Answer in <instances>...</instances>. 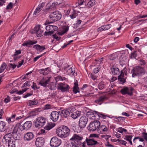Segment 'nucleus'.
<instances>
[{
    "label": "nucleus",
    "mask_w": 147,
    "mask_h": 147,
    "mask_svg": "<svg viewBox=\"0 0 147 147\" xmlns=\"http://www.w3.org/2000/svg\"><path fill=\"white\" fill-rule=\"evenodd\" d=\"M100 135L98 134H93L90 135L89 137L91 138L96 140V138H99Z\"/></svg>",
    "instance_id": "41"
},
{
    "label": "nucleus",
    "mask_w": 147,
    "mask_h": 147,
    "mask_svg": "<svg viewBox=\"0 0 147 147\" xmlns=\"http://www.w3.org/2000/svg\"><path fill=\"white\" fill-rule=\"evenodd\" d=\"M18 124H19V131H22L24 130H25V127H24L23 124V125H21L20 123H18Z\"/></svg>",
    "instance_id": "48"
},
{
    "label": "nucleus",
    "mask_w": 147,
    "mask_h": 147,
    "mask_svg": "<svg viewBox=\"0 0 147 147\" xmlns=\"http://www.w3.org/2000/svg\"><path fill=\"white\" fill-rule=\"evenodd\" d=\"M117 57V55L115 53H113L109 56V58L110 60H113L115 59Z\"/></svg>",
    "instance_id": "44"
},
{
    "label": "nucleus",
    "mask_w": 147,
    "mask_h": 147,
    "mask_svg": "<svg viewBox=\"0 0 147 147\" xmlns=\"http://www.w3.org/2000/svg\"><path fill=\"white\" fill-rule=\"evenodd\" d=\"M61 143V140L57 137H53L50 141V145L52 147H57L59 146Z\"/></svg>",
    "instance_id": "8"
},
{
    "label": "nucleus",
    "mask_w": 147,
    "mask_h": 147,
    "mask_svg": "<svg viewBox=\"0 0 147 147\" xmlns=\"http://www.w3.org/2000/svg\"><path fill=\"white\" fill-rule=\"evenodd\" d=\"M100 124V122L96 120L91 122L89 125L88 129L90 131H94L96 129L98 130Z\"/></svg>",
    "instance_id": "5"
},
{
    "label": "nucleus",
    "mask_w": 147,
    "mask_h": 147,
    "mask_svg": "<svg viewBox=\"0 0 147 147\" xmlns=\"http://www.w3.org/2000/svg\"><path fill=\"white\" fill-rule=\"evenodd\" d=\"M21 51L20 50H16V51L15 52L14 54L13 55V58H14V60H16L17 59L16 58H15V57L16 55H19V54H21Z\"/></svg>",
    "instance_id": "46"
},
{
    "label": "nucleus",
    "mask_w": 147,
    "mask_h": 147,
    "mask_svg": "<svg viewBox=\"0 0 147 147\" xmlns=\"http://www.w3.org/2000/svg\"><path fill=\"white\" fill-rule=\"evenodd\" d=\"M4 101L5 103L8 102L10 101V97L8 96H7V97L4 99Z\"/></svg>",
    "instance_id": "59"
},
{
    "label": "nucleus",
    "mask_w": 147,
    "mask_h": 147,
    "mask_svg": "<svg viewBox=\"0 0 147 147\" xmlns=\"http://www.w3.org/2000/svg\"><path fill=\"white\" fill-rule=\"evenodd\" d=\"M84 3L85 4V5H86V3L84 1V0H78V6L81 5H82L84 4Z\"/></svg>",
    "instance_id": "50"
},
{
    "label": "nucleus",
    "mask_w": 147,
    "mask_h": 147,
    "mask_svg": "<svg viewBox=\"0 0 147 147\" xmlns=\"http://www.w3.org/2000/svg\"><path fill=\"white\" fill-rule=\"evenodd\" d=\"M12 136V135L10 133L7 134L4 136L3 138L6 143L9 142L10 141H11L13 140L11 139Z\"/></svg>",
    "instance_id": "29"
},
{
    "label": "nucleus",
    "mask_w": 147,
    "mask_h": 147,
    "mask_svg": "<svg viewBox=\"0 0 147 147\" xmlns=\"http://www.w3.org/2000/svg\"><path fill=\"white\" fill-rule=\"evenodd\" d=\"M56 4V3L54 2L52 4H48L47 5V8L51 10L54 9L55 7L57 5Z\"/></svg>",
    "instance_id": "39"
},
{
    "label": "nucleus",
    "mask_w": 147,
    "mask_h": 147,
    "mask_svg": "<svg viewBox=\"0 0 147 147\" xmlns=\"http://www.w3.org/2000/svg\"><path fill=\"white\" fill-rule=\"evenodd\" d=\"M39 73L44 75H46L48 74L51 71V69L49 67H47L45 69H42L38 70Z\"/></svg>",
    "instance_id": "24"
},
{
    "label": "nucleus",
    "mask_w": 147,
    "mask_h": 147,
    "mask_svg": "<svg viewBox=\"0 0 147 147\" xmlns=\"http://www.w3.org/2000/svg\"><path fill=\"white\" fill-rule=\"evenodd\" d=\"M105 97L104 96H101L95 100V102L98 104L101 105L104 100Z\"/></svg>",
    "instance_id": "32"
},
{
    "label": "nucleus",
    "mask_w": 147,
    "mask_h": 147,
    "mask_svg": "<svg viewBox=\"0 0 147 147\" xmlns=\"http://www.w3.org/2000/svg\"><path fill=\"white\" fill-rule=\"evenodd\" d=\"M60 114L59 111H52L51 114L50 118L53 122H56L58 119Z\"/></svg>",
    "instance_id": "14"
},
{
    "label": "nucleus",
    "mask_w": 147,
    "mask_h": 147,
    "mask_svg": "<svg viewBox=\"0 0 147 147\" xmlns=\"http://www.w3.org/2000/svg\"><path fill=\"white\" fill-rule=\"evenodd\" d=\"M88 120V118L86 116H82L80 118L79 121V127L81 128H84L86 126Z\"/></svg>",
    "instance_id": "11"
},
{
    "label": "nucleus",
    "mask_w": 147,
    "mask_h": 147,
    "mask_svg": "<svg viewBox=\"0 0 147 147\" xmlns=\"http://www.w3.org/2000/svg\"><path fill=\"white\" fill-rule=\"evenodd\" d=\"M58 89L62 92H65L69 90V86L67 84L64 83H60L58 84Z\"/></svg>",
    "instance_id": "16"
},
{
    "label": "nucleus",
    "mask_w": 147,
    "mask_h": 147,
    "mask_svg": "<svg viewBox=\"0 0 147 147\" xmlns=\"http://www.w3.org/2000/svg\"><path fill=\"white\" fill-rule=\"evenodd\" d=\"M38 103V102L37 100H29L27 103L28 106H31L34 105H36Z\"/></svg>",
    "instance_id": "35"
},
{
    "label": "nucleus",
    "mask_w": 147,
    "mask_h": 147,
    "mask_svg": "<svg viewBox=\"0 0 147 147\" xmlns=\"http://www.w3.org/2000/svg\"><path fill=\"white\" fill-rule=\"evenodd\" d=\"M17 140H12L7 143L9 147H16V143Z\"/></svg>",
    "instance_id": "34"
},
{
    "label": "nucleus",
    "mask_w": 147,
    "mask_h": 147,
    "mask_svg": "<svg viewBox=\"0 0 147 147\" xmlns=\"http://www.w3.org/2000/svg\"><path fill=\"white\" fill-rule=\"evenodd\" d=\"M16 65L15 64H13L11 63L9 65V69L10 68H12L13 69H14L16 68Z\"/></svg>",
    "instance_id": "64"
},
{
    "label": "nucleus",
    "mask_w": 147,
    "mask_h": 147,
    "mask_svg": "<svg viewBox=\"0 0 147 147\" xmlns=\"http://www.w3.org/2000/svg\"><path fill=\"white\" fill-rule=\"evenodd\" d=\"M108 129V128L105 125H100L98 129V133L102 134L107 132Z\"/></svg>",
    "instance_id": "21"
},
{
    "label": "nucleus",
    "mask_w": 147,
    "mask_h": 147,
    "mask_svg": "<svg viewBox=\"0 0 147 147\" xmlns=\"http://www.w3.org/2000/svg\"><path fill=\"white\" fill-rule=\"evenodd\" d=\"M146 72V71L144 68L139 66L134 67L131 70L132 76L134 78L137 76L142 77L145 74Z\"/></svg>",
    "instance_id": "3"
},
{
    "label": "nucleus",
    "mask_w": 147,
    "mask_h": 147,
    "mask_svg": "<svg viewBox=\"0 0 147 147\" xmlns=\"http://www.w3.org/2000/svg\"><path fill=\"white\" fill-rule=\"evenodd\" d=\"M57 135L61 138H66L70 134L69 129L65 125H62L56 129V131Z\"/></svg>",
    "instance_id": "1"
},
{
    "label": "nucleus",
    "mask_w": 147,
    "mask_h": 147,
    "mask_svg": "<svg viewBox=\"0 0 147 147\" xmlns=\"http://www.w3.org/2000/svg\"><path fill=\"white\" fill-rule=\"evenodd\" d=\"M119 81V83L122 84L126 82V79L123 78L121 77H118Z\"/></svg>",
    "instance_id": "45"
},
{
    "label": "nucleus",
    "mask_w": 147,
    "mask_h": 147,
    "mask_svg": "<svg viewBox=\"0 0 147 147\" xmlns=\"http://www.w3.org/2000/svg\"><path fill=\"white\" fill-rule=\"evenodd\" d=\"M33 48L35 49L39 53L42 52L46 49L45 46H42L38 44L34 45Z\"/></svg>",
    "instance_id": "27"
},
{
    "label": "nucleus",
    "mask_w": 147,
    "mask_h": 147,
    "mask_svg": "<svg viewBox=\"0 0 147 147\" xmlns=\"http://www.w3.org/2000/svg\"><path fill=\"white\" fill-rule=\"evenodd\" d=\"M53 33L50 31H46L44 33V35L46 36H49L51 35Z\"/></svg>",
    "instance_id": "55"
},
{
    "label": "nucleus",
    "mask_w": 147,
    "mask_h": 147,
    "mask_svg": "<svg viewBox=\"0 0 147 147\" xmlns=\"http://www.w3.org/2000/svg\"><path fill=\"white\" fill-rule=\"evenodd\" d=\"M81 113V112L80 111H77L72 113L71 116L73 119H76L80 115Z\"/></svg>",
    "instance_id": "30"
},
{
    "label": "nucleus",
    "mask_w": 147,
    "mask_h": 147,
    "mask_svg": "<svg viewBox=\"0 0 147 147\" xmlns=\"http://www.w3.org/2000/svg\"><path fill=\"white\" fill-rule=\"evenodd\" d=\"M46 119L43 117H38L36 119L35 126L36 127L40 128L43 126L46 123Z\"/></svg>",
    "instance_id": "10"
},
{
    "label": "nucleus",
    "mask_w": 147,
    "mask_h": 147,
    "mask_svg": "<svg viewBox=\"0 0 147 147\" xmlns=\"http://www.w3.org/2000/svg\"><path fill=\"white\" fill-rule=\"evenodd\" d=\"M95 4V0H90L87 4V6L89 8H90Z\"/></svg>",
    "instance_id": "38"
},
{
    "label": "nucleus",
    "mask_w": 147,
    "mask_h": 147,
    "mask_svg": "<svg viewBox=\"0 0 147 147\" xmlns=\"http://www.w3.org/2000/svg\"><path fill=\"white\" fill-rule=\"evenodd\" d=\"M105 86V85L103 82H101L98 84V88L100 90H102L104 88Z\"/></svg>",
    "instance_id": "43"
},
{
    "label": "nucleus",
    "mask_w": 147,
    "mask_h": 147,
    "mask_svg": "<svg viewBox=\"0 0 147 147\" xmlns=\"http://www.w3.org/2000/svg\"><path fill=\"white\" fill-rule=\"evenodd\" d=\"M52 37L53 38L56 39L58 41L60 39V38L58 37L56 34L52 35Z\"/></svg>",
    "instance_id": "61"
},
{
    "label": "nucleus",
    "mask_w": 147,
    "mask_h": 147,
    "mask_svg": "<svg viewBox=\"0 0 147 147\" xmlns=\"http://www.w3.org/2000/svg\"><path fill=\"white\" fill-rule=\"evenodd\" d=\"M24 127H25V130H27L32 126V124L31 121H27L24 124Z\"/></svg>",
    "instance_id": "33"
},
{
    "label": "nucleus",
    "mask_w": 147,
    "mask_h": 147,
    "mask_svg": "<svg viewBox=\"0 0 147 147\" xmlns=\"http://www.w3.org/2000/svg\"><path fill=\"white\" fill-rule=\"evenodd\" d=\"M110 69L112 74L114 75H118L120 73L119 69L114 65L111 66Z\"/></svg>",
    "instance_id": "23"
},
{
    "label": "nucleus",
    "mask_w": 147,
    "mask_h": 147,
    "mask_svg": "<svg viewBox=\"0 0 147 147\" xmlns=\"http://www.w3.org/2000/svg\"><path fill=\"white\" fill-rule=\"evenodd\" d=\"M105 30H109L111 27V24H108L103 26Z\"/></svg>",
    "instance_id": "47"
},
{
    "label": "nucleus",
    "mask_w": 147,
    "mask_h": 147,
    "mask_svg": "<svg viewBox=\"0 0 147 147\" xmlns=\"http://www.w3.org/2000/svg\"><path fill=\"white\" fill-rule=\"evenodd\" d=\"M114 136H116L117 138H119L121 137V135L117 131H114Z\"/></svg>",
    "instance_id": "62"
},
{
    "label": "nucleus",
    "mask_w": 147,
    "mask_h": 147,
    "mask_svg": "<svg viewBox=\"0 0 147 147\" xmlns=\"http://www.w3.org/2000/svg\"><path fill=\"white\" fill-rule=\"evenodd\" d=\"M61 116L63 118H66L69 116L70 113H72L70 109L68 110H63L59 111Z\"/></svg>",
    "instance_id": "17"
},
{
    "label": "nucleus",
    "mask_w": 147,
    "mask_h": 147,
    "mask_svg": "<svg viewBox=\"0 0 147 147\" xmlns=\"http://www.w3.org/2000/svg\"><path fill=\"white\" fill-rule=\"evenodd\" d=\"M115 119H118L119 121H123L125 120V118L123 117H116L115 118Z\"/></svg>",
    "instance_id": "54"
},
{
    "label": "nucleus",
    "mask_w": 147,
    "mask_h": 147,
    "mask_svg": "<svg viewBox=\"0 0 147 147\" xmlns=\"http://www.w3.org/2000/svg\"><path fill=\"white\" fill-rule=\"evenodd\" d=\"M63 69L65 71L66 74L69 76H74L75 69L74 67L71 66L70 65H67L64 66Z\"/></svg>",
    "instance_id": "7"
},
{
    "label": "nucleus",
    "mask_w": 147,
    "mask_h": 147,
    "mask_svg": "<svg viewBox=\"0 0 147 147\" xmlns=\"http://www.w3.org/2000/svg\"><path fill=\"white\" fill-rule=\"evenodd\" d=\"M7 65L6 63L3 62L2 63L0 67V73H2L6 68Z\"/></svg>",
    "instance_id": "42"
},
{
    "label": "nucleus",
    "mask_w": 147,
    "mask_h": 147,
    "mask_svg": "<svg viewBox=\"0 0 147 147\" xmlns=\"http://www.w3.org/2000/svg\"><path fill=\"white\" fill-rule=\"evenodd\" d=\"M6 129V126L5 122L0 121V131H4Z\"/></svg>",
    "instance_id": "31"
},
{
    "label": "nucleus",
    "mask_w": 147,
    "mask_h": 147,
    "mask_svg": "<svg viewBox=\"0 0 147 147\" xmlns=\"http://www.w3.org/2000/svg\"><path fill=\"white\" fill-rule=\"evenodd\" d=\"M19 124H17L13 128L12 132L13 137L15 140H18L20 139L21 135L20 134H18V132L19 131Z\"/></svg>",
    "instance_id": "9"
},
{
    "label": "nucleus",
    "mask_w": 147,
    "mask_h": 147,
    "mask_svg": "<svg viewBox=\"0 0 147 147\" xmlns=\"http://www.w3.org/2000/svg\"><path fill=\"white\" fill-rule=\"evenodd\" d=\"M51 78V77H50L45 78H43L39 82V84L41 86L46 87L50 82Z\"/></svg>",
    "instance_id": "15"
},
{
    "label": "nucleus",
    "mask_w": 147,
    "mask_h": 147,
    "mask_svg": "<svg viewBox=\"0 0 147 147\" xmlns=\"http://www.w3.org/2000/svg\"><path fill=\"white\" fill-rule=\"evenodd\" d=\"M33 85H32L31 86L32 88L34 90L38 89L39 88L37 87L36 85V83H35L34 82H33Z\"/></svg>",
    "instance_id": "60"
},
{
    "label": "nucleus",
    "mask_w": 147,
    "mask_h": 147,
    "mask_svg": "<svg viewBox=\"0 0 147 147\" xmlns=\"http://www.w3.org/2000/svg\"><path fill=\"white\" fill-rule=\"evenodd\" d=\"M49 17L51 20L54 21L60 20L61 18V13L58 11H56L50 13Z\"/></svg>",
    "instance_id": "6"
},
{
    "label": "nucleus",
    "mask_w": 147,
    "mask_h": 147,
    "mask_svg": "<svg viewBox=\"0 0 147 147\" xmlns=\"http://www.w3.org/2000/svg\"><path fill=\"white\" fill-rule=\"evenodd\" d=\"M142 137L143 138L144 140H145L146 141H147V133H142Z\"/></svg>",
    "instance_id": "52"
},
{
    "label": "nucleus",
    "mask_w": 147,
    "mask_h": 147,
    "mask_svg": "<svg viewBox=\"0 0 147 147\" xmlns=\"http://www.w3.org/2000/svg\"><path fill=\"white\" fill-rule=\"evenodd\" d=\"M13 7L12 3L11 2H10L7 6L6 7V9H11Z\"/></svg>",
    "instance_id": "49"
},
{
    "label": "nucleus",
    "mask_w": 147,
    "mask_h": 147,
    "mask_svg": "<svg viewBox=\"0 0 147 147\" xmlns=\"http://www.w3.org/2000/svg\"><path fill=\"white\" fill-rule=\"evenodd\" d=\"M132 136L131 135H126L125 136V139L126 140L128 141L131 145H132L131 139Z\"/></svg>",
    "instance_id": "40"
},
{
    "label": "nucleus",
    "mask_w": 147,
    "mask_h": 147,
    "mask_svg": "<svg viewBox=\"0 0 147 147\" xmlns=\"http://www.w3.org/2000/svg\"><path fill=\"white\" fill-rule=\"evenodd\" d=\"M117 141H119V142L122 145H124L125 146H126V144H127V142L123 140H120L119 139H118Z\"/></svg>",
    "instance_id": "58"
},
{
    "label": "nucleus",
    "mask_w": 147,
    "mask_h": 147,
    "mask_svg": "<svg viewBox=\"0 0 147 147\" xmlns=\"http://www.w3.org/2000/svg\"><path fill=\"white\" fill-rule=\"evenodd\" d=\"M78 89L79 87H74L73 91L74 93L76 94L78 92H79V91H78Z\"/></svg>",
    "instance_id": "57"
},
{
    "label": "nucleus",
    "mask_w": 147,
    "mask_h": 147,
    "mask_svg": "<svg viewBox=\"0 0 147 147\" xmlns=\"http://www.w3.org/2000/svg\"><path fill=\"white\" fill-rule=\"evenodd\" d=\"M46 29L47 31H50L54 33V31H57L58 29V27L55 26L48 25L46 27Z\"/></svg>",
    "instance_id": "25"
},
{
    "label": "nucleus",
    "mask_w": 147,
    "mask_h": 147,
    "mask_svg": "<svg viewBox=\"0 0 147 147\" xmlns=\"http://www.w3.org/2000/svg\"><path fill=\"white\" fill-rule=\"evenodd\" d=\"M45 5V4L42 3L39 4L37 7L36 8L34 12L33 15H36L37 13H38L43 8Z\"/></svg>",
    "instance_id": "26"
},
{
    "label": "nucleus",
    "mask_w": 147,
    "mask_h": 147,
    "mask_svg": "<svg viewBox=\"0 0 147 147\" xmlns=\"http://www.w3.org/2000/svg\"><path fill=\"white\" fill-rule=\"evenodd\" d=\"M34 137V135L32 132H29L25 134L24 136V140L30 141L32 140Z\"/></svg>",
    "instance_id": "19"
},
{
    "label": "nucleus",
    "mask_w": 147,
    "mask_h": 147,
    "mask_svg": "<svg viewBox=\"0 0 147 147\" xmlns=\"http://www.w3.org/2000/svg\"><path fill=\"white\" fill-rule=\"evenodd\" d=\"M91 78L93 80H94L96 79L97 76L93 73H91L90 75Z\"/></svg>",
    "instance_id": "53"
},
{
    "label": "nucleus",
    "mask_w": 147,
    "mask_h": 147,
    "mask_svg": "<svg viewBox=\"0 0 147 147\" xmlns=\"http://www.w3.org/2000/svg\"><path fill=\"white\" fill-rule=\"evenodd\" d=\"M86 141L87 143V145L90 146L95 145L98 143L96 140H94L92 138L88 139L86 138Z\"/></svg>",
    "instance_id": "22"
},
{
    "label": "nucleus",
    "mask_w": 147,
    "mask_h": 147,
    "mask_svg": "<svg viewBox=\"0 0 147 147\" xmlns=\"http://www.w3.org/2000/svg\"><path fill=\"white\" fill-rule=\"evenodd\" d=\"M83 138V137L82 135L76 134H74L69 140L71 141L72 147H78L81 145Z\"/></svg>",
    "instance_id": "2"
},
{
    "label": "nucleus",
    "mask_w": 147,
    "mask_h": 147,
    "mask_svg": "<svg viewBox=\"0 0 147 147\" xmlns=\"http://www.w3.org/2000/svg\"><path fill=\"white\" fill-rule=\"evenodd\" d=\"M140 65L141 66H143L146 63V61L144 60L141 59L140 60Z\"/></svg>",
    "instance_id": "56"
},
{
    "label": "nucleus",
    "mask_w": 147,
    "mask_h": 147,
    "mask_svg": "<svg viewBox=\"0 0 147 147\" xmlns=\"http://www.w3.org/2000/svg\"><path fill=\"white\" fill-rule=\"evenodd\" d=\"M134 90V89L131 87L128 88L127 87H125L121 89L120 91L123 95L127 94L131 96L133 95V91Z\"/></svg>",
    "instance_id": "13"
},
{
    "label": "nucleus",
    "mask_w": 147,
    "mask_h": 147,
    "mask_svg": "<svg viewBox=\"0 0 147 147\" xmlns=\"http://www.w3.org/2000/svg\"><path fill=\"white\" fill-rule=\"evenodd\" d=\"M78 15V14L76 11H75L74 10H73L72 11L70 12L69 16L71 19H73L76 18Z\"/></svg>",
    "instance_id": "36"
},
{
    "label": "nucleus",
    "mask_w": 147,
    "mask_h": 147,
    "mask_svg": "<svg viewBox=\"0 0 147 147\" xmlns=\"http://www.w3.org/2000/svg\"><path fill=\"white\" fill-rule=\"evenodd\" d=\"M31 33L35 34L36 36L38 37H40L42 35L43 31L40 29V25H38L36 26L34 29H32L31 31Z\"/></svg>",
    "instance_id": "12"
},
{
    "label": "nucleus",
    "mask_w": 147,
    "mask_h": 147,
    "mask_svg": "<svg viewBox=\"0 0 147 147\" xmlns=\"http://www.w3.org/2000/svg\"><path fill=\"white\" fill-rule=\"evenodd\" d=\"M45 143L44 139L41 137H38L35 142V145L37 147H41Z\"/></svg>",
    "instance_id": "18"
},
{
    "label": "nucleus",
    "mask_w": 147,
    "mask_h": 147,
    "mask_svg": "<svg viewBox=\"0 0 147 147\" xmlns=\"http://www.w3.org/2000/svg\"><path fill=\"white\" fill-rule=\"evenodd\" d=\"M116 131L117 132H119L121 134L123 133V132L125 133H127V131L126 129L122 127H119L116 129Z\"/></svg>",
    "instance_id": "37"
},
{
    "label": "nucleus",
    "mask_w": 147,
    "mask_h": 147,
    "mask_svg": "<svg viewBox=\"0 0 147 147\" xmlns=\"http://www.w3.org/2000/svg\"><path fill=\"white\" fill-rule=\"evenodd\" d=\"M69 27L68 26H64L63 28V30L61 32L58 33V34L62 36L66 33L69 30Z\"/></svg>",
    "instance_id": "28"
},
{
    "label": "nucleus",
    "mask_w": 147,
    "mask_h": 147,
    "mask_svg": "<svg viewBox=\"0 0 147 147\" xmlns=\"http://www.w3.org/2000/svg\"><path fill=\"white\" fill-rule=\"evenodd\" d=\"M91 115V116L90 117V119L93 120H96L97 119H98L100 118L105 119L107 117H108L105 114L95 111L92 112Z\"/></svg>",
    "instance_id": "4"
},
{
    "label": "nucleus",
    "mask_w": 147,
    "mask_h": 147,
    "mask_svg": "<svg viewBox=\"0 0 147 147\" xmlns=\"http://www.w3.org/2000/svg\"><path fill=\"white\" fill-rule=\"evenodd\" d=\"M43 54H42L41 55L38 56L34 58L33 60L34 62H36L39 58L42 57L43 56Z\"/></svg>",
    "instance_id": "63"
},
{
    "label": "nucleus",
    "mask_w": 147,
    "mask_h": 147,
    "mask_svg": "<svg viewBox=\"0 0 147 147\" xmlns=\"http://www.w3.org/2000/svg\"><path fill=\"white\" fill-rule=\"evenodd\" d=\"M37 43V41L36 40H28L26 42H24L22 44L23 46L30 47L31 45H34Z\"/></svg>",
    "instance_id": "20"
},
{
    "label": "nucleus",
    "mask_w": 147,
    "mask_h": 147,
    "mask_svg": "<svg viewBox=\"0 0 147 147\" xmlns=\"http://www.w3.org/2000/svg\"><path fill=\"white\" fill-rule=\"evenodd\" d=\"M101 67H100L95 68L94 69V74L97 73L100 69Z\"/></svg>",
    "instance_id": "51"
}]
</instances>
